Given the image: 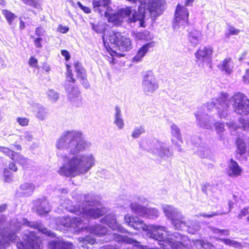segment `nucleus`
<instances>
[{
    "instance_id": "1",
    "label": "nucleus",
    "mask_w": 249,
    "mask_h": 249,
    "mask_svg": "<svg viewBox=\"0 0 249 249\" xmlns=\"http://www.w3.org/2000/svg\"><path fill=\"white\" fill-rule=\"evenodd\" d=\"M92 156H77L68 159L67 163L61 166L58 173L65 177H75L86 173L93 165Z\"/></svg>"
},
{
    "instance_id": "2",
    "label": "nucleus",
    "mask_w": 249,
    "mask_h": 249,
    "mask_svg": "<svg viewBox=\"0 0 249 249\" xmlns=\"http://www.w3.org/2000/svg\"><path fill=\"white\" fill-rule=\"evenodd\" d=\"M68 142L69 148H73L74 153H78L85 148V142L80 132L73 131L66 132L57 142L56 146L61 148Z\"/></svg>"
},
{
    "instance_id": "3",
    "label": "nucleus",
    "mask_w": 249,
    "mask_h": 249,
    "mask_svg": "<svg viewBox=\"0 0 249 249\" xmlns=\"http://www.w3.org/2000/svg\"><path fill=\"white\" fill-rule=\"evenodd\" d=\"M109 43L113 44L117 49L126 52L132 48V41L129 37L120 32L113 31L107 37Z\"/></svg>"
},
{
    "instance_id": "4",
    "label": "nucleus",
    "mask_w": 249,
    "mask_h": 249,
    "mask_svg": "<svg viewBox=\"0 0 249 249\" xmlns=\"http://www.w3.org/2000/svg\"><path fill=\"white\" fill-rule=\"evenodd\" d=\"M232 107L234 111L238 114H249V100L242 92H237L231 97Z\"/></svg>"
},
{
    "instance_id": "5",
    "label": "nucleus",
    "mask_w": 249,
    "mask_h": 249,
    "mask_svg": "<svg viewBox=\"0 0 249 249\" xmlns=\"http://www.w3.org/2000/svg\"><path fill=\"white\" fill-rule=\"evenodd\" d=\"M166 216L171 221L172 224L178 230H182L187 227V222L179 212L170 206H166L163 208Z\"/></svg>"
},
{
    "instance_id": "6",
    "label": "nucleus",
    "mask_w": 249,
    "mask_h": 249,
    "mask_svg": "<svg viewBox=\"0 0 249 249\" xmlns=\"http://www.w3.org/2000/svg\"><path fill=\"white\" fill-rule=\"evenodd\" d=\"M131 12V7H126L125 8H121L114 13L105 11L104 16L107 18L108 22L116 25H120L130 16Z\"/></svg>"
},
{
    "instance_id": "7",
    "label": "nucleus",
    "mask_w": 249,
    "mask_h": 249,
    "mask_svg": "<svg viewBox=\"0 0 249 249\" xmlns=\"http://www.w3.org/2000/svg\"><path fill=\"white\" fill-rule=\"evenodd\" d=\"M189 11L185 6L178 4L174 15L173 27L177 28L180 26L185 27L188 22Z\"/></svg>"
},
{
    "instance_id": "8",
    "label": "nucleus",
    "mask_w": 249,
    "mask_h": 249,
    "mask_svg": "<svg viewBox=\"0 0 249 249\" xmlns=\"http://www.w3.org/2000/svg\"><path fill=\"white\" fill-rule=\"evenodd\" d=\"M214 50L212 46L207 45L199 48L195 53L196 62L211 61Z\"/></svg>"
},
{
    "instance_id": "9",
    "label": "nucleus",
    "mask_w": 249,
    "mask_h": 249,
    "mask_svg": "<svg viewBox=\"0 0 249 249\" xmlns=\"http://www.w3.org/2000/svg\"><path fill=\"white\" fill-rule=\"evenodd\" d=\"M154 76L151 72H147L143 76L142 87L144 92L146 95L152 93L158 88V85L156 82L152 81Z\"/></svg>"
},
{
    "instance_id": "10",
    "label": "nucleus",
    "mask_w": 249,
    "mask_h": 249,
    "mask_svg": "<svg viewBox=\"0 0 249 249\" xmlns=\"http://www.w3.org/2000/svg\"><path fill=\"white\" fill-rule=\"evenodd\" d=\"M0 152L15 162L23 164L26 161V159L19 153L15 152L8 147L0 146Z\"/></svg>"
},
{
    "instance_id": "11",
    "label": "nucleus",
    "mask_w": 249,
    "mask_h": 249,
    "mask_svg": "<svg viewBox=\"0 0 249 249\" xmlns=\"http://www.w3.org/2000/svg\"><path fill=\"white\" fill-rule=\"evenodd\" d=\"M124 220L129 226L137 231H146L148 229V226L142 220L137 219L133 216L126 215Z\"/></svg>"
},
{
    "instance_id": "12",
    "label": "nucleus",
    "mask_w": 249,
    "mask_h": 249,
    "mask_svg": "<svg viewBox=\"0 0 249 249\" xmlns=\"http://www.w3.org/2000/svg\"><path fill=\"white\" fill-rule=\"evenodd\" d=\"M73 66L77 79L81 81L82 85L85 88L89 87V85L87 79L86 70L79 62H74Z\"/></svg>"
},
{
    "instance_id": "13",
    "label": "nucleus",
    "mask_w": 249,
    "mask_h": 249,
    "mask_svg": "<svg viewBox=\"0 0 249 249\" xmlns=\"http://www.w3.org/2000/svg\"><path fill=\"white\" fill-rule=\"evenodd\" d=\"M110 2V0H93L92 5L94 11L103 15L105 11L111 10L109 7Z\"/></svg>"
},
{
    "instance_id": "14",
    "label": "nucleus",
    "mask_w": 249,
    "mask_h": 249,
    "mask_svg": "<svg viewBox=\"0 0 249 249\" xmlns=\"http://www.w3.org/2000/svg\"><path fill=\"white\" fill-rule=\"evenodd\" d=\"M84 218H98L104 215V213L102 209L96 207H91L84 209L81 213Z\"/></svg>"
},
{
    "instance_id": "15",
    "label": "nucleus",
    "mask_w": 249,
    "mask_h": 249,
    "mask_svg": "<svg viewBox=\"0 0 249 249\" xmlns=\"http://www.w3.org/2000/svg\"><path fill=\"white\" fill-rule=\"evenodd\" d=\"M154 46L153 42H148L143 45L137 51L136 55L133 57V60L139 62L145 55L149 50Z\"/></svg>"
},
{
    "instance_id": "16",
    "label": "nucleus",
    "mask_w": 249,
    "mask_h": 249,
    "mask_svg": "<svg viewBox=\"0 0 249 249\" xmlns=\"http://www.w3.org/2000/svg\"><path fill=\"white\" fill-rule=\"evenodd\" d=\"M162 2L160 0H152L148 6V10L151 15L156 17L161 14Z\"/></svg>"
},
{
    "instance_id": "17",
    "label": "nucleus",
    "mask_w": 249,
    "mask_h": 249,
    "mask_svg": "<svg viewBox=\"0 0 249 249\" xmlns=\"http://www.w3.org/2000/svg\"><path fill=\"white\" fill-rule=\"evenodd\" d=\"M229 175L230 177H238L242 173V168L238 163L232 159L230 160V164L229 166Z\"/></svg>"
},
{
    "instance_id": "18",
    "label": "nucleus",
    "mask_w": 249,
    "mask_h": 249,
    "mask_svg": "<svg viewBox=\"0 0 249 249\" xmlns=\"http://www.w3.org/2000/svg\"><path fill=\"white\" fill-rule=\"evenodd\" d=\"M49 245L50 249H74L73 244L69 242L53 241Z\"/></svg>"
},
{
    "instance_id": "19",
    "label": "nucleus",
    "mask_w": 249,
    "mask_h": 249,
    "mask_svg": "<svg viewBox=\"0 0 249 249\" xmlns=\"http://www.w3.org/2000/svg\"><path fill=\"white\" fill-rule=\"evenodd\" d=\"M231 58L228 57L224 59L222 63L218 65V68L222 71H225L228 74H230L232 71L233 67L231 65Z\"/></svg>"
},
{
    "instance_id": "20",
    "label": "nucleus",
    "mask_w": 249,
    "mask_h": 249,
    "mask_svg": "<svg viewBox=\"0 0 249 249\" xmlns=\"http://www.w3.org/2000/svg\"><path fill=\"white\" fill-rule=\"evenodd\" d=\"M102 222L106 224L112 230L117 227V222L115 217L111 214H107L101 219Z\"/></svg>"
},
{
    "instance_id": "21",
    "label": "nucleus",
    "mask_w": 249,
    "mask_h": 249,
    "mask_svg": "<svg viewBox=\"0 0 249 249\" xmlns=\"http://www.w3.org/2000/svg\"><path fill=\"white\" fill-rule=\"evenodd\" d=\"M91 232L98 236H102L107 233V228L101 225H95L90 228Z\"/></svg>"
},
{
    "instance_id": "22",
    "label": "nucleus",
    "mask_w": 249,
    "mask_h": 249,
    "mask_svg": "<svg viewBox=\"0 0 249 249\" xmlns=\"http://www.w3.org/2000/svg\"><path fill=\"white\" fill-rule=\"evenodd\" d=\"M235 145L237 149L236 150L237 154L242 155L246 152V145L242 139L238 138L236 140Z\"/></svg>"
},
{
    "instance_id": "23",
    "label": "nucleus",
    "mask_w": 249,
    "mask_h": 249,
    "mask_svg": "<svg viewBox=\"0 0 249 249\" xmlns=\"http://www.w3.org/2000/svg\"><path fill=\"white\" fill-rule=\"evenodd\" d=\"M35 186L32 183H24L20 186V189L26 196H30L34 191Z\"/></svg>"
},
{
    "instance_id": "24",
    "label": "nucleus",
    "mask_w": 249,
    "mask_h": 249,
    "mask_svg": "<svg viewBox=\"0 0 249 249\" xmlns=\"http://www.w3.org/2000/svg\"><path fill=\"white\" fill-rule=\"evenodd\" d=\"M78 87L69 84L66 86V89L69 92V95L71 99H74L75 97H77L80 94V91L78 89Z\"/></svg>"
},
{
    "instance_id": "25",
    "label": "nucleus",
    "mask_w": 249,
    "mask_h": 249,
    "mask_svg": "<svg viewBox=\"0 0 249 249\" xmlns=\"http://www.w3.org/2000/svg\"><path fill=\"white\" fill-rule=\"evenodd\" d=\"M2 13L9 25H11L14 19L17 18L16 15L14 13L6 9L3 10Z\"/></svg>"
},
{
    "instance_id": "26",
    "label": "nucleus",
    "mask_w": 249,
    "mask_h": 249,
    "mask_svg": "<svg viewBox=\"0 0 249 249\" xmlns=\"http://www.w3.org/2000/svg\"><path fill=\"white\" fill-rule=\"evenodd\" d=\"M229 95L227 93L222 94L221 96L217 99V104L221 105L222 107L225 108L228 107Z\"/></svg>"
},
{
    "instance_id": "27",
    "label": "nucleus",
    "mask_w": 249,
    "mask_h": 249,
    "mask_svg": "<svg viewBox=\"0 0 249 249\" xmlns=\"http://www.w3.org/2000/svg\"><path fill=\"white\" fill-rule=\"evenodd\" d=\"M66 66L67 68V72L66 74L67 80L69 82L74 84L76 82V80L74 77L71 66L68 64H66Z\"/></svg>"
},
{
    "instance_id": "28",
    "label": "nucleus",
    "mask_w": 249,
    "mask_h": 249,
    "mask_svg": "<svg viewBox=\"0 0 249 249\" xmlns=\"http://www.w3.org/2000/svg\"><path fill=\"white\" fill-rule=\"evenodd\" d=\"M13 174L8 168H5L3 169V178L5 182H10L12 180Z\"/></svg>"
},
{
    "instance_id": "29",
    "label": "nucleus",
    "mask_w": 249,
    "mask_h": 249,
    "mask_svg": "<svg viewBox=\"0 0 249 249\" xmlns=\"http://www.w3.org/2000/svg\"><path fill=\"white\" fill-rule=\"evenodd\" d=\"M171 129L172 135L176 137L181 142V134L178 127L175 124H173L171 126Z\"/></svg>"
},
{
    "instance_id": "30",
    "label": "nucleus",
    "mask_w": 249,
    "mask_h": 249,
    "mask_svg": "<svg viewBox=\"0 0 249 249\" xmlns=\"http://www.w3.org/2000/svg\"><path fill=\"white\" fill-rule=\"evenodd\" d=\"M145 132L143 127L141 126L140 127L136 128L132 133V136L134 138H139L140 135Z\"/></svg>"
},
{
    "instance_id": "31",
    "label": "nucleus",
    "mask_w": 249,
    "mask_h": 249,
    "mask_svg": "<svg viewBox=\"0 0 249 249\" xmlns=\"http://www.w3.org/2000/svg\"><path fill=\"white\" fill-rule=\"evenodd\" d=\"M47 95L49 100L52 101H55L58 98V95L57 92L53 89H49L47 91Z\"/></svg>"
},
{
    "instance_id": "32",
    "label": "nucleus",
    "mask_w": 249,
    "mask_h": 249,
    "mask_svg": "<svg viewBox=\"0 0 249 249\" xmlns=\"http://www.w3.org/2000/svg\"><path fill=\"white\" fill-rule=\"evenodd\" d=\"M131 208L132 209L133 213L138 214L139 216H143L142 212L144 210V208L140 206H131Z\"/></svg>"
},
{
    "instance_id": "33",
    "label": "nucleus",
    "mask_w": 249,
    "mask_h": 249,
    "mask_svg": "<svg viewBox=\"0 0 249 249\" xmlns=\"http://www.w3.org/2000/svg\"><path fill=\"white\" fill-rule=\"evenodd\" d=\"M240 32L239 30L235 28L234 27L230 26L228 28V33L226 35V36L229 37L232 35H237Z\"/></svg>"
},
{
    "instance_id": "34",
    "label": "nucleus",
    "mask_w": 249,
    "mask_h": 249,
    "mask_svg": "<svg viewBox=\"0 0 249 249\" xmlns=\"http://www.w3.org/2000/svg\"><path fill=\"white\" fill-rule=\"evenodd\" d=\"M142 18L136 11H135L132 15V17L128 18V22H135L137 20H140V19Z\"/></svg>"
},
{
    "instance_id": "35",
    "label": "nucleus",
    "mask_w": 249,
    "mask_h": 249,
    "mask_svg": "<svg viewBox=\"0 0 249 249\" xmlns=\"http://www.w3.org/2000/svg\"><path fill=\"white\" fill-rule=\"evenodd\" d=\"M29 65L32 67L38 68V60L35 56H31L29 59Z\"/></svg>"
},
{
    "instance_id": "36",
    "label": "nucleus",
    "mask_w": 249,
    "mask_h": 249,
    "mask_svg": "<svg viewBox=\"0 0 249 249\" xmlns=\"http://www.w3.org/2000/svg\"><path fill=\"white\" fill-rule=\"evenodd\" d=\"M239 122L242 124V127L244 130L249 131V121L243 118H240Z\"/></svg>"
},
{
    "instance_id": "37",
    "label": "nucleus",
    "mask_w": 249,
    "mask_h": 249,
    "mask_svg": "<svg viewBox=\"0 0 249 249\" xmlns=\"http://www.w3.org/2000/svg\"><path fill=\"white\" fill-rule=\"evenodd\" d=\"M26 5L36 8L37 6L38 3L36 0H20Z\"/></svg>"
},
{
    "instance_id": "38",
    "label": "nucleus",
    "mask_w": 249,
    "mask_h": 249,
    "mask_svg": "<svg viewBox=\"0 0 249 249\" xmlns=\"http://www.w3.org/2000/svg\"><path fill=\"white\" fill-rule=\"evenodd\" d=\"M249 207H246L243 208L237 215L238 219H241L243 217L245 216L249 213Z\"/></svg>"
},
{
    "instance_id": "39",
    "label": "nucleus",
    "mask_w": 249,
    "mask_h": 249,
    "mask_svg": "<svg viewBox=\"0 0 249 249\" xmlns=\"http://www.w3.org/2000/svg\"><path fill=\"white\" fill-rule=\"evenodd\" d=\"M17 121L22 126L27 125L29 123V120L26 118L18 117L17 119Z\"/></svg>"
},
{
    "instance_id": "40",
    "label": "nucleus",
    "mask_w": 249,
    "mask_h": 249,
    "mask_svg": "<svg viewBox=\"0 0 249 249\" xmlns=\"http://www.w3.org/2000/svg\"><path fill=\"white\" fill-rule=\"evenodd\" d=\"M215 128L218 133L222 132L224 130V124L223 123H216Z\"/></svg>"
},
{
    "instance_id": "41",
    "label": "nucleus",
    "mask_w": 249,
    "mask_h": 249,
    "mask_svg": "<svg viewBox=\"0 0 249 249\" xmlns=\"http://www.w3.org/2000/svg\"><path fill=\"white\" fill-rule=\"evenodd\" d=\"M126 236H123L120 234H114V239L118 242H125Z\"/></svg>"
},
{
    "instance_id": "42",
    "label": "nucleus",
    "mask_w": 249,
    "mask_h": 249,
    "mask_svg": "<svg viewBox=\"0 0 249 249\" xmlns=\"http://www.w3.org/2000/svg\"><path fill=\"white\" fill-rule=\"evenodd\" d=\"M57 30L60 33L65 34L69 31V28L67 26H63L60 24L58 25Z\"/></svg>"
},
{
    "instance_id": "43",
    "label": "nucleus",
    "mask_w": 249,
    "mask_h": 249,
    "mask_svg": "<svg viewBox=\"0 0 249 249\" xmlns=\"http://www.w3.org/2000/svg\"><path fill=\"white\" fill-rule=\"evenodd\" d=\"M189 40L192 43H194L195 45L197 44L198 43L199 40V36H193V35H190L189 36Z\"/></svg>"
},
{
    "instance_id": "44",
    "label": "nucleus",
    "mask_w": 249,
    "mask_h": 249,
    "mask_svg": "<svg viewBox=\"0 0 249 249\" xmlns=\"http://www.w3.org/2000/svg\"><path fill=\"white\" fill-rule=\"evenodd\" d=\"M115 123L119 128H122L124 126V122L120 117L115 118Z\"/></svg>"
},
{
    "instance_id": "45",
    "label": "nucleus",
    "mask_w": 249,
    "mask_h": 249,
    "mask_svg": "<svg viewBox=\"0 0 249 249\" xmlns=\"http://www.w3.org/2000/svg\"><path fill=\"white\" fill-rule=\"evenodd\" d=\"M61 53L65 57V59L67 61L70 59L71 56L69 52L67 50H62L61 51Z\"/></svg>"
},
{
    "instance_id": "46",
    "label": "nucleus",
    "mask_w": 249,
    "mask_h": 249,
    "mask_svg": "<svg viewBox=\"0 0 249 249\" xmlns=\"http://www.w3.org/2000/svg\"><path fill=\"white\" fill-rule=\"evenodd\" d=\"M42 41V39L41 37H37L34 40V44L36 48H41L42 47L41 44Z\"/></svg>"
},
{
    "instance_id": "47",
    "label": "nucleus",
    "mask_w": 249,
    "mask_h": 249,
    "mask_svg": "<svg viewBox=\"0 0 249 249\" xmlns=\"http://www.w3.org/2000/svg\"><path fill=\"white\" fill-rule=\"evenodd\" d=\"M77 4L78 5V6L86 13L87 14H89V13H90L91 12V10H90V9L89 8V7H86V6H85L84 5H83L81 2H77Z\"/></svg>"
},
{
    "instance_id": "48",
    "label": "nucleus",
    "mask_w": 249,
    "mask_h": 249,
    "mask_svg": "<svg viewBox=\"0 0 249 249\" xmlns=\"http://www.w3.org/2000/svg\"><path fill=\"white\" fill-rule=\"evenodd\" d=\"M220 240L222 241L225 244L232 246L235 244L234 242L229 238H221Z\"/></svg>"
},
{
    "instance_id": "49",
    "label": "nucleus",
    "mask_w": 249,
    "mask_h": 249,
    "mask_svg": "<svg viewBox=\"0 0 249 249\" xmlns=\"http://www.w3.org/2000/svg\"><path fill=\"white\" fill-rule=\"evenodd\" d=\"M243 81L246 84H249V69H247L243 76Z\"/></svg>"
},
{
    "instance_id": "50",
    "label": "nucleus",
    "mask_w": 249,
    "mask_h": 249,
    "mask_svg": "<svg viewBox=\"0 0 249 249\" xmlns=\"http://www.w3.org/2000/svg\"><path fill=\"white\" fill-rule=\"evenodd\" d=\"M44 31L41 27H37L36 28L35 34L36 36H39L43 35Z\"/></svg>"
},
{
    "instance_id": "51",
    "label": "nucleus",
    "mask_w": 249,
    "mask_h": 249,
    "mask_svg": "<svg viewBox=\"0 0 249 249\" xmlns=\"http://www.w3.org/2000/svg\"><path fill=\"white\" fill-rule=\"evenodd\" d=\"M8 169L11 170L13 172H16L18 170V167L14 162H11L8 165Z\"/></svg>"
},
{
    "instance_id": "52",
    "label": "nucleus",
    "mask_w": 249,
    "mask_h": 249,
    "mask_svg": "<svg viewBox=\"0 0 249 249\" xmlns=\"http://www.w3.org/2000/svg\"><path fill=\"white\" fill-rule=\"evenodd\" d=\"M92 28L94 31H95L97 33H101L104 30L103 28H102L101 26L98 24L97 25H93Z\"/></svg>"
},
{
    "instance_id": "53",
    "label": "nucleus",
    "mask_w": 249,
    "mask_h": 249,
    "mask_svg": "<svg viewBox=\"0 0 249 249\" xmlns=\"http://www.w3.org/2000/svg\"><path fill=\"white\" fill-rule=\"evenodd\" d=\"M31 249H41L40 244L37 241H33L31 245Z\"/></svg>"
},
{
    "instance_id": "54",
    "label": "nucleus",
    "mask_w": 249,
    "mask_h": 249,
    "mask_svg": "<svg viewBox=\"0 0 249 249\" xmlns=\"http://www.w3.org/2000/svg\"><path fill=\"white\" fill-rule=\"evenodd\" d=\"M218 214V213H217L216 212H213L209 214L204 213V214H202L201 215H202V216H203L204 218H211L213 216L217 215Z\"/></svg>"
},
{
    "instance_id": "55",
    "label": "nucleus",
    "mask_w": 249,
    "mask_h": 249,
    "mask_svg": "<svg viewBox=\"0 0 249 249\" xmlns=\"http://www.w3.org/2000/svg\"><path fill=\"white\" fill-rule=\"evenodd\" d=\"M100 249H118L116 246L112 245H107L102 247Z\"/></svg>"
},
{
    "instance_id": "56",
    "label": "nucleus",
    "mask_w": 249,
    "mask_h": 249,
    "mask_svg": "<svg viewBox=\"0 0 249 249\" xmlns=\"http://www.w3.org/2000/svg\"><path fill=\"white\" fill-rule=\"evenodd\" d=\"M226 125L229 128H233L234 129H236L238 128L236 124L233 122L226 123Z\"/></svg>"
},
{
    "instance_id": "57",
    "label": "nucleus",
    "mask_w": 249,
    "mask_h": 249,
    "mask_svg": "<svg viewBox=\"0 0 249 249\" xmlns=\"http://www.w3.org/2000/svg\"><path fill=\"white\" fill-rule=\"evenodd\" d=\"M36 210L39 214L47 213L48 212V211L46 210L45 208H42L41 207L37 208Z\"/></svg>"
},
{
    "instance_id": "58",
    "label": "nucleus",
    "mask_w": 249,
    "mask_h": 249,
    "mask_svg": "<svg viewBox=\"0 0 249 249\" xmlns=\"http://www.w3.org/2000/svg\"><path fill=\"white\" fill-rule=\"evenodd\" d=\"M195 1V0H185V6H192L193 3Z\"/></svg>"
},
{
    "instance_id": "59",
    "label": "nucleus",
    "mask_w": 249,
    "mask_h": 249,
    "mask_svg": "<svg viewBox=\"0 0 249 249\" xmlns=\"http://www.w3.org/2000/svg\"><path fill=\"white\" fill-rule=\"evenodd\" d=\"M19 28L20 30H23L25 28V22L21 19L19 21Z\"/></svg>"
},
{
    "instance_id": "60",
    "label": "nucleus",
    "mask_w": 249,
    "mask_h": 249,
    "mask_svg": "<svg viewBox=\"0 0 249 249\" xmlns=\"http://www.w3.org/2000/svg\"><path fill=\"white\" fill-rule=\"evenodd\" d=\"M86 240L90 244H93L95 242V240L94 239L92 238H89L88 237L86 238Z\"/></svg>"
},
{
    "instance_id": "61",
    "label": "nucleus",
    "mask_w": 249,
    "mask_h": 249,
    "mask_svg": "<svg viewBox=\"0 0 249 249\" xmlns=\"http://www.w3.org/2000/svg\"><path fill=\"white\" fill-rule=\"evenodd\" d=\"M247 54V51H245L243 53H242L241 54V56L240 57V58L239 59V60H243L244 59H245Z\"/></svg>"
},
{
    "instance_id": "62",
    "label": "nucleus",
    "mask_w": 249,
    "mask_h": 249,
    "mask_svg": "<svg viewBox=\"0 0 249 249\" xmlns=\"http://www.w3.org/2000/svg\"><path fill=\"white\" fill-rule=\"evenodd\" d=\"M121 114V111L119 107H116V113H115V118L116 117H120Z\"/></svg>"
},
{
    "instance_id": "63",
    "label": "nucleus",
    "mask_w": 249,
    "mask_h": 249,
    "mask_svg": "<svg viewBox=\"0 0 249 249\" xmlns=\"http://www.w3.org/2000/svg\"><path fill=\"white\" fill-rule=\"evenodd\" d=\"M139 20L140 21V26L142 27H144L145 25L144 24L143 18L142 17Z\"/></svg>"
},
{
    "instance_id": "64",
    "label": "nucleus",
    "mask_w": 249,
    "mask_h": 249,
    "mask_svg": "<svg viewBox=\"0 0 249 249\" xmlns=\"http://www.w3.org/2000/svg\"><path fill=\"white\" fill-rule=\"evenodd\" d=\"M14 146L15 147L17 150L20 151L21 150V146L19 144H15Z\"/></svg>"
}]
</instances>
